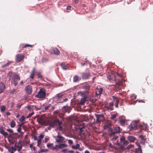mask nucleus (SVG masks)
Masks as SVG:
<instances>
[{
    "instance_id": "obj_1",
    "label": "nucleus",
    "mask_w": 153,
    "mask_h": 153,
    "mask_svg": "<svg viewBox=\"0 0 153 153\" xmlns=\"http://www.w3.org/2000/svg\"><path fill=\"white\" fill-rule=\"evenodd\" d=\"M46 93V90L44 88H41L38 91L37 94L36 95V97L37 98L44 100L45 98Z\"/></svg>"
},
{
    "instance_id": "obj_2",
    "label": "nucleus",
    "mask_w": 153,
    "mask_h": 153,
    "mask_svg": "<svg viewBox=\"0 0 153 153\" xmlns=\"http://www.w3.org/2000/svg\"><path fill=\"white\" fill-rule=\"evenodd\" d=\"M121 129L120 127L118 126H115L114 127L113 129H111L110 131L109 134L111 136L113 135H115L117 134H118L121 132Z\"/></svg>"
},
{
    "instance_id": "obj_3",
    "label": "nucleus",
    "mask_w": 153,
    "mask_h": 153,
    "mask_svg": "<svg viewBox=\"0 0 153 153\" xmlns=\"http://www.w3.org/2000/svg\"><path fill=\"white\" fill-rule=\"evenodd\" d=\"M25 57V56L23 54H18L15 56V60L16 62H23Z\"/></svg>"
},
{
    "instance_id": "obj_4",
    "label": "nucleus",
    "mask_w": 153,
    "mask_h": 153,
    "mask_svg": "<svg viewBox=\"0 0 153 153\" xmlns=\"http://www.w3.org/2000/svg\"><path fill=\"white\" fill-rule=\"evenodd\" d=\"M20 79V77L19 75L16 74H14L13 75V80L14 85L16 86L18 84V81Z\"/></svg>"
},
{
    "instance_id": "obj_5",
    "label": "nucleus",
    "mask_w": 153,
    "mask_h": 153,
    "mask_svg": "<svg viewBox=\"0 0 153 153\" xmlns=\"http://www.w3.org/2000/svg\"><path fill=\"white\" fill-rule=\"evenodd\" d=\"M90 73L89 72H83L82 73L81 77L83 79H88L90 78Z\"/></svg>"
},
{
    "instance_id": "obj_6",
    "label": "nucleus",
    "mask_w": 153,
    "mask_h": 153,
    "mask_svg": "<svg viewBox=\"0 0 153 153\" xmlns=\"http://www.w3.org/2000/svg\"><path fill=\"white\" fill-rule=\"evenodd\" d=\"M25 90L27 93L28 94H31L32 91V86L30 85H28L25 88Z\"/></svg>"
},
{
    "instance_id": "obj_7",
    "label": "nucleus",
    "mask_w": 153,
    "mask_h": 153,
    "mask_svg": "<svg viewBox=\"0 0 153 153\" xmlns=\"http://www.w3.org/2000/svg\"><path fill=\"white\" fill-rule=\"evenodd\" d=\"M54 122H56V123H57L58 125L59 126L58 128V129L59 130L61 131L63 129V127L62 126V121H60L58 119H56L54 120Z\"/></svg>"
},
{
    "instance_id": "obj_8",
    "label": "nucleus",
    "mask_w": 153,
    "mask_h": 153,
    "mask_svg": "<svg viewBox=\"0 0 153 153\" xmlns=\"http://www.w3.org/2000/svg\"><path fill=\"white\" fill-rule=\"evenodd\" d=\"M89 92L88 91H80L78 92V95H80L82 97H84L85 96L87 97L88 95Z\"/></svg>"
},
{
    "instance_id": "obj_9",
    "label": "nucleus",
    "mask_w": 153,
    "mask_h": 153,
    "mask_svg": "<svg viewBox=\"0 0 153 153\" xmlns=\"http://www.w3.org/2000/svg\"><path fill=\"white\" fill-rule=\"evenodd\" d=\"M0 133L3 135L4 138L8 136V134L4 131L3 127L0 128Z\"/></svg>"
},
{
    "instance_id": "obj_10",
    "label": "nucleus",
    "mask_w": 153,
    "mask_h": 153,
    "mask_svg": "<svg viewBox=\"0 0 153 153\" xmlns=\"http://www.w3.org/2000/svg\"><path fill=\"white\" fill-rule=\"evenodd\" d=\"M58 139H56V141L57 143H61L62 142L65 140L64 138L61 135L58 134L57 136Z\"/></svg>"
},
{
    "instance_id": "obj_11",
    "label": "nucleus",
    "mask_w": 153,
    "mask_h": 153,
    "mask_svg": "<svg viewBox=\"0 0 153 153\" xmlns=\"http://www.w3.org/2000/svg\"><path fill=\"white\" fill-rule=\"evenodd\" d=\"M113 99V102H114L115 104V106L116 108L118 107L119 100L117 98L114 96H112Z\"/></svg>"
},
{
    "instance_id": "obj_12",
    "label": "nucleus",
    "mask_w": 153,
    "mask_h": 153,
    "mask_svg": "<svg viewBox=\"0 0 153 153\" xmlns=\"http://www.w3.org/2000/svg\"><path fill=\"white\" fill-rule=\"evenodd\" d=\"M131 127L133 128V129L136 130L137 128L138 125H137V121H135L134 122H133L131 124Z\"/></svg>"
},
{
    "instance_id": "obj_13",
    "label": "nucleus",
    "mask_w": 153,
    "mask_h": 153,
    "mask_svg": "<svg viewBox=\"0 0 153 153\" xmlns=\"http://www.w3.org/2000/svg\"><path fill=\"white\" fill-rule=\"evenodd\" d=\"M37 121L42 125H44L45 123L44 119L42 117H39L37 118Z\"/></svg>"
},
{
    "instance_id": "obj_14",
    "label": "nucleus",
    "mask_w": 153,
    "mask_h": 153,
    "mask_svg": "<svg viewBox=\"0 0 153 153\" xmlns=\"http://www.w3.org/2000/svg\"><path fill=\"white\" fill-rule=\"evenodd\" d=\"M15 146L16 147L17 149V150L18 152H19L22 149V145L20 142H19L18 143L15 144Z\"/></svg>"
},
{
    "instance_id": "obj_15",
    "label": "nucleus",
    "mask_w": 153,
    "mask_h": 153,
    "mask_svg": "<svg viewBox=\"0 0 153 153\" xmlns=\"http://www.w3.org/2000/svg\"><path fill=\"white\" fill-rule=\"evenodd\" d=\"M126 121V120L125 118H124L120 117L119 123L121 126H124Z\"/></svg>"
},
{
    "instance_id": "obj_16",
    "label": "nucleus",
    "mask_w": 153,
    "mask_h": 153,
    "mask_svg": "<svg viewBox=\"0 0 153 153\" xmlns=\"http://www.w3.org/2000/svg\"><path fill=\"white\" fill-rule=\"evenodd\" d=\"M5 88V86L4 83L2 82H0V94L4 92Z\"/></svg>"
},
{
    "instance_id": "obj_17",
    "label": "nucleus",
    "mask_w": 153,
    "mask_h": 153,
    "mask_svg": "<svg viewBox=\"0 0 153 153\" xmlns=\"http://www.w3.org/2000/svg\"><path fill=\"white\" fill-rule=\"evenodd\" d=\"M97 122L98 123L102 121L104 119L103 116L101 115H96Z\"/></svg>"
},
{
    "instance_id": "obj_18",
    "label": "nucleus",
    "mask_w": 153,
    "mask_h": 153,
    "mask_svg": "<svg viewBox=\"0 0 153 153\" xmlns=\"http://www.w3.org/2000/svg\"><path fill=\"white\" fill-rule=\"evenodd\" d=\"M36 69L35 68H33L32 70L31 71L29 78L31 79H33L34 78V76L35 74V72Z\"/></svg>"
},
{
    "instance_id": "obj_19",
    "label": "nucleus",
    "mask_w": 153,
    "mask_h": 153,
    "mask_svg": "<svg viewBox=\"0 0 153 153\" xmlns=\"http://www.w3.org/2000/svg\"><path fill=\"white\" fill-rule=\"evenodd\" d=\"M114 105V102H110L108 105L106 107V108L108 110L110 109L112 110L114 109L113 106Z\"/></svg>"
},
{
    "instance_id": "obj_20",
    "label": "nucleus",
    "mask_w": 153,
    "mask_h": 153,
    "mask_svg": "<svg viewBox=\"0 0 153 153\" xmlns=\"http://www.w3.org/2000/svg\"><path fill=\"white\" fill-rule=\"evenodd\" d=\"M91 85L87 84L83 85L82 86V88L86 90H87L86 91H88Z\"/></svg>"
},
{
    "instance_id": "obj_21",
    "label": "nucleus",
    "mask_w": 153,
    "mask_h": 153,
    "mask_svg": "<svg viewBox=\"0 0 153 153\" xmlns=\"http://www.w3.org/2000/svg\"><path fill=\"white\" fill-rule=\"evenodd\" d=\"M138 127L141 129L146 130L147 128V124L143 123L142 125H139Z\"/></svg>"
},
{
    "instance_id": "obj_22",
    "label": "nucleus",
    "mask_w": 153,
    "mask_h": 153,
    "mask_svg": "<svg viewBox=\"0 0 153 153\" xmlns=\"http://www.w3.org/2000/svg\"><path fill=\"white\" fill-rule=\"evenodd\" d=\"M81 79V78L77 75H75L74 76L73 78V82H77L80 81Z\"/></svg>"
},
{
    "instance_id": "obj_23",
    "label": "nucleus",
    "mask_w": 153,
    "mask_h": 153,
    "mask_svg": "<svg viewBox=\"0 0 153 153\" xmlns=\"http://www.w3.org/2000/svg\"><path fill=\"white\" fill-rule=\"evenodd\" d=\"M137 145L138 147V148L136 149L135 151V153H142V150L141 146L139 144H137Z\"/></svg>"
},
{
    "instance_id": "obj_24",
    "label": "nucleus",
    "mask_w": 153,
    "mask_h": 153,
    "mask_svg": "<svg viewBox=\"0 0 153 153\" xmlns=\"http://www.w3.org/2000/svg\"><path fill=\"white\" fill-rule=\"evenodd\" d=\"M87 97H86V96H85L84 97H82L80 100V101L79 103L80 104L82 105H83L86 102V99Z\"/></svg>"
},
{
    "instance_id": "obj_25",
    "label": "nucleus",
    "mask_w": 153,
    "mask_h": 153,
    "mask_svg": "<svg viewBox=\"0 0 153 153\" xmlns=\"http://www.w3.org/2000/svg\"><path fill=\"white\" fill-rule=\"evenodd\" d=\"M103 91V89L102 88H98L96 92L97 95H100L102 94Z\"/></svg>"
},
{
    "instance_id": "obj_26",
    "label": "nucleus",
    "mask_w": 153,
    "mask_h": 153,
    "mask_svg": "<svg viewBox=\"0 0 153 153\" xmlns=\"http://www.w3.org/2000/svg\"><path fill=\"white\" fill-rule=\"evenodd\" d=\"M60 65L62 68L64 70H66L68 68V65L65 64V63H62L60 64Z\"/></svg>"
},
{
    "instance_id": "obj_27",
    "label": "nucleus",
    "mask_w": 153,
    "mask_h": 153,
    "mask_svg": "<svg viewBox=\"0 0 153 153\" xmlns=\"http://www.w3.org/2000/svg\"><path fill=\"white\" fill-rule=\"evenodd\" d=\"M63 96V94L62 93L58 94L55 96L54 98L57 100L59 99L62 98Z\"/></svg>"
},
{
    "instance_id": "obj_28",
    "label": "nucleus",
    "mask_w": 153,
    "mask_h": 153,
    "mask_svg": "<svg viewBox=\"0 0 153 153\" xmlns=\"http://www.w3.org/2000/svg\"><path fill=\"white\" fill-rule=\"evenodd\" d=\"M13 72L12 71L9 72L7 75V76L9 78V80H10L12 78Z\"/></svg>"
},
{
    "instance_id": "obj_29",
    "label": "nucleus",
    "mask_w": 153,
    "mask_h": 153,
    "mask_svg": "<svg viewBox=\"0 0 153 153\" xmlns=\"http://www.w3.org/2000/svg\"><path fill=\"white\" fill-rule=\"evenodd\" d=\"M52 53L56 55H58L60 53V51L56 48H53L52 50Z\"/></svg>"
},
{
    "instance_id": "obj_30",
    "label": "nucleus",
    "mask_w": 153,
    "mask_h": 153,
    "mask_svg": "<svg viewBox=\"0 0 153 153\" xmlns=\"http://www.w3.org/2000/svg\"><path fill=\"white\" fill-rule=\"evenodd\" d=\"M58 148L60 149L66 147L68 146V145L64 143H61L58 145Z\"/></svg>"
},
{
    "instance_id": "obj_31",
    "label": "nucleus",
    "mask_w": 153,
    "mask_h": 153,
    "mask_svg": "<svg viewBox=\"0 0 153 153\" xmlns=\"http://www.w3.org/2000/svg\"><path fill=\"white\" fill-rule=\"evenodd\" d=\"M62 111L64 113L68 112L69 108L66 106H64L62 109Z\"/></svg>"
},
{
    "instance_id": "obj_32",
    "label": "nucleus",
    "mask_w": 153,
    "mask_h": 153,
    "mask_svg": "<svg viewBox=\"0 0 153 153\" xmlns=\"http://www.w3.org/2000/svg\"><path fill=\"white\" fill-rule=\"evenodd\" d=\"M8 131L10 132L9 134H8V136L11 137L12 136L13 133V131L12 129L9 128L7 130Z\"/></svg>"
},
{
    "instance_id": "obj_33",
    "label": "nucleus",
    "mask_w": 153,
    "mask_h": 153,
    "mask_svg": "<svg viewBox=\"0 0 153 153\" xmlns=\"http://www.w3.org/2000/svg\"><path fill=\"white\" fill-rule=\"evenodd\" d=\"M107 77L108 78V79H109V80L110 81H111V82H112V81H113V82L116 81V79L115 77H114V79H113L111 77V76H109V75H108V76H107Z\"/></svg>"
},
{
    "instance_id": "obj_34",
    "label": "nucleus",
    "mask_w": 153,
    "mask_h": 153,
    "mask_svg": "<svg viewBox=\"0 0 153 153\" xmlns=\"http://www.w3.org/2000/svg\"><path fill=\"white\" fill-rule=\"evenodd\" d=\"M128 139L131 142H134L135 140V139L134 137L131 136H129L128 137Z\"/></svg>"
},
{
    "instance_id": "obj_35",
    "label": "nucleus",
    "mask_w": 153,
    "mask_h": 153,
    "mask_svg": "<svg viewBox=\"0 0 153 153\" xmlns=\"http://www.w3.org/2000/svg\"><path fill=\"white\" fill-rule=\"evenodd\" d=\"M11 62L8 61L6 64L3 65L1 66L2 68H4V67H8L10 64L11 63Z\"/></svg>"
},
{
    "instance_id": "obj_36",
    "label": "nucleus",
    "mask_w": 153,
    "mask_h": 153,
    "mask_svg": "<svg viewBox=\"0 0 153 153\" xmlns=\"http://www.w3.org/2000/svg\"><path fill=\"white\" fill-rule=\"evenodd\" d=\"M111 126V123H108L106 124L104 126V128L105 129H106L109 128Z\"/></svg>"
},
{
    "instance_id": "obj_37",
    "label": "nucleus",
    "mask_w": 153,
    "mask_h": 153,
    "mask_svg": "<svg viewBox=\"0 0 153 153\" xmlns=\"http://www.w3.org/2000/svg\"><path fill=\"white\" fill-rule=\"evenodd\" d=\"M26 108L27 109H28V110L30 111H31L32 110H33L34 109V106L33 105H27L26 106Z\"/></svg>"
},
{
    "instance_id": "obj_38",
    "label": "nucleus",
    "mask_w": 153,
    "mask_h": 153,
    "mask_svg": "<svg viewBox=\"0 0 153 153\" xmlns=\"http://www.w3.org/2000/svg\"><path fill=\"white\" fill-rule=\"evenodd\" d=\"M16 125V123L14 120H12L10 123V126L11 128H14Z\"/></svg>"
},
{
    "instance_id": "obj_39",
    "label": "nucleus",
    "mask_w": 153,
    "mask_h": 153,
    "mask_svg": "<svg viewBox=\"0 0 153 153\" xmlns=\"http://www.w3.org/2000/svg\"><path fill=\"white\" fill-rule=\"evenodd\" d=\"M80 146L79 144L77 143L76 145H73L72 146V148L74 149H77L79 148Z\"/></svg>"
},
{
    "instance_id": "obj_40",
    "label": "nucleus",
    "mask_w": 153,
    "mask_h": 153,
    "mask_svg": "<svg viewBox=\"0 0 153 153\" xmlns=\"http://www.w3.org/2000/svg\"><path fill=\"white\" fill-rule=\"evenodd\" d=\"M117 116V114H113L111 115V118L113 120H115V119Z\"/></svg>"
},
{
    "instance_id": "obj_41",
    "label": "nucleus",
    "mask_w": 153,
    "mask_h": 153,
    "mask_svg": "<svg viewBox=\"0 0 153 153\" xmlns=\"http://www.w3.org/2000/svg\"><path fill=\"white\" fill-rule=\"evenodd\" d=\"M110 137H111V139L112 140H116L118 137L117 135H113L111 136L109 135Z\"/></svg>"
},
{
    "instance_id": "obj_42",
    "label": "nucleus",
    "mask_w": 153,
    "mask_h": 153,
    "mask_svg": "<svg viewBox=\"0 0 153 153\" xmlns=\"http://www.w3.org/2000/svg\"><path fill=\"white\" fill-rule=\"evenodd\" d=\"M48 150L47 149H42L39 152V153H42L44 152H46L48 151Z\"/></svg>"
},
{
    "instance_id": "obj_43",
    "label": "nucleus",
    "mask_w": 153,
    "mask_h": 153,
    "mask_svg": "<svg viewBox=\"0 0 153 153\" xmlns=\"http://www.w3.org/2000/svg\"><path fill=\"white\" fill-rule=\"evenodd\" d=\"M18 128L17 129V131L19 132L20 133V134H23V133L21 131V127H22L20 126H18Z\"/></svg>"
},
{
    "instance_id": "obj_44",
    "label": "nucleus",
    "mask_w": 153,
    "mask_h": 153,
    "mask_svg": "<svg viewBox=\"0 0 153 153\" xmlns=\"http://www.w3.org/2000/svg\"><path fill=\"white\" fill-rule=\"evenodd\" d=\"M58 145H56L54 146H52L51 149L53 150H57L58 149Z\"/></svg>"
},
{
    "instance_id": "obj_45",
    "label": "nucleus",
    "mask_w": 153,
    "mask_h": 153,
    "mask_svg": "<svg viewBox=\"0 0 153 153\" xmlns=\"http://www.w3.org/2000/svg\"><path fill=\"white\" fill-rule=\"evenodd\" d=\"M125 138L124 136L121 137L120 138V141L121 143H123L125 140Z\"/></svg>"
},
{
    "instance_id": "obj_46",
    "label": "nucleus",
    "mask_w": 153,
    "mask_h": 153,
    "mask_svg": "<svg viewBox=\"0 0 153 153\" xmlns=\"http://www.w3.org/2000/svg\"><path fill=\"white\" fill-rule=\"evenodd\" d=\"M56 123V122H54V121L52 123H51L50 124V126L54 128L55 126Z\"/></svg>"
},
{
    "instance_id": "obj_47",
    "label": "nucleus",
    "mask_w": 153,
    "mask_h": 153,
    "mask_svg": "<svg viewBox=\"0 0 153 153\" xmlns=\"http://www.w3.org/2000/svg\"><path fill=\"white\" fill-rule=\"evenodd\" d=\"M51 104H49L45 106V110H47L49 109V108L51 107Z\"/></svg>"
},
{
    "instance_id": "obj_48",
    "label": "nucleus",
    "mask_w": 153,
    "mask_h": 153,
    "mask_svg": "<svg viewBox=\"0 0 153 153\" xmlns=\"http://www.w3.org/2000/svg\"><path fill=\"white\" fill-rule=\"evenodd\" d=\"M128 143L129 142L128 141L125 140V141L123 143V146H125L128 145Z\"/></svg>"
},
{
    "instance_id": "obj_49",
    "label": "nucleus",
    "mask_w": 153,
    "mask_h": 153,
    "mask_svg": "<svg viewBox=\"0 0 153 153\" xmlns=\"http://www.w3.org/2000/svg\"><path fill=\"white\" fill-rule=\"evenodd\" d=\"M10 150L11 151H12L14 152L17 150V149H16V147L14 146H11V147Z\"/></svg>"
},
{
    "instance_id": "obj_50",
    "label": "nucleus",
    "mask_w": 153,
    "mask_h": 153,
    "mask_svg": "<svg viewBox=\"0 0 153 153\" xmlns=\"http://www.w3.org/2000/svg\"><path fill=\"white\" fill-rule=\"evenodd\" d=\"M6 108L4 106H2L1 107V112H4Z\"/></svg>"
},
{
    "instance_id": "obj_51",
    "label": "nucleus",
    "mask_w": 153,
    "mask_h": 153,
    "mask_svg": "<svg viewBox=\"0 0 153 153\" xmlns=\"http://www.w3.org/2000/svg\"><path fill=\"white\" fill-rule=\"evenodd\" d=\"M33 46V45H30L28 44H25L23 47L22 48H26L27 47H31Z\"/></svg>"
},
{
    "instance_id": "obj_52",
    "label": "nucleus",
    "mask_w": 153,
    "mask_h": 153,
    "mask_svg": "<svg viewBox=\"0 0 153 153\" xmlns=\"http://www.w3.org/2000/svg\"><path fill=\"white\" fill-rule=\"evenodd\" d=\"M34 114V112H33L32 113L29 114L26 117V118L27 119H28L30 117L32 116Z\"/></svg>"
},
{
    "instance_id": "obj_53",
    "label": "nucleus",
    "mask_w": 153,
    "mask_h": 153,
    "mask_svg": "<svg viewBox=\"0 0 153 153\" xmlns=\"http://www.w3.org/2000/svg\"><path fill=\"white\" fill-rule=\"evenodd\" d=\"M25 117L24 116H22L20 118L19 120L22 122L23 121L25 120Z\"/></svg>"
},
{
    "instance_id": "obj_54",
    "label": "nucleus",
    "mask_w": 153,
    "mask_h": 153,
    "mask_svg": "<svg viewBox=\"0 0 153 153\" xmlns=\"http://www.w3.org/2000/svg\"><path fill=\"white\" fill-rule=\"evenodd\" d=\"M41 109V108L40 107H37L36 106H34V109H35L36 111L40 110Z\"/></svg>"
},
{
    "instance_id": "obj_55",
    "label": "nucleus",
    "mask_w": 153,
    "mask_h": 153,
    "mask_svg": "<svg viewBox=\"0 0 153 153\" xmlns=\"http://www.w3.org/2000/svg\"><path fill=\"white\" fill-rule=\"evenodd\" d=\"M37 146L39 147L41 143V140H38L37 141Z\"/></svg>"
},
{
    "instance_id": "obj_56",
    "label": "nucleus",
    "mask_w": 153,
    "mask_h": 153,
    "mask_svg": "<svg viewBox=\"0 0 153 153\" xmlns=\"http://www.w3.org/2000/svg\"><path fill=\"white\" fill-rule=\"evenodd\" d=\"M44 135H42V134H40L39 136V140H41L43 138V137H44Z\"/></svg>"
},
{
    "instance_id": "obj_57",
    "label": "nucleus",
    "mask_w": 153,
    "mask_h": 153,
    "mask_svg": "<svg viewBox=\"0 0 153 153\" xmlns=\"http://www.w3.org/2000/svg\"><path fill=\"white\" fill-rule=\"evenodd\" d=\"M116 75H116V76L117 78V76L121 78L122 76V75L121 74H119L118 73H116Z\"/></svg>"
},
{
    "instance_id": "obj_58",
    "label": "nucleus",
    "mask_w": 153,
    "mask_h": 153,
    "mask_svg": "<svg viewBox=\"0 0 153 153\" xmlns=\"http://www.w3.org/2000/svg\"><path fill=\"white\" fill-rule=\"evenodd\" d=\"M132 148H134V147L131 144H130L127 147V149H128Z\"/></svg>"
},
{
    "instance_id": "obj_59",
    "label": "nucleus",
    "mask_w": 153,
    "mask_h": 153,
    "mask_svg": "<svg viewBox=\"0 0 153 153\" xmlns=\"http://www.w3.org/2000/svg\"><path fill=\"white\" fill-rule=\"evenodd\" d=\"M53 143H48L47 144V147L48 148H50L51 146H52Z\"/></svg>"
},
{
    "instance_id": "obj_60",
    "label": "nucleus",
    "mask_w": 153,
    "mask_h": 153,
    "mask_svg": "<svg viewBox=\"0 0 153 153\" xmlns=\"http://www.w3.org/2000/svg\"><path fill=\"white\" fill-rule=\"evenodd\" d=\"M68 150L67 149H64L62 150V152L65 153H67L68 152Z\"/></svg>"
},
{
    "instance_id": "obj_61",
    "label": "nucleus",
    "mask_w": 153,
    "mask_h": 153,
    "mask_svg": "<svg viewBox=\"0 0 153 153\" xmlns=\"http://www.w3.org/2000/svg\"><path fill=\"white\" fill-rule=\"evenodd\" d=\"M140 137L141 138L142 140H144L145 141L146 140V138L144 137L143 135H142L140 136Z\"/></svg>"
},
{
    "instance_id": "obj_62",
    "label": "nucleus",
    "mask_w": 153,
    "mask_h": 153,
    "mask_svg": "<svg viewBox=\"0 0 153 153\" xmlns=\"http://www.w3.org/2000/svg\"><path fill=\"white\" fill-rule=\"evenodd\" d=\"M68 143L70 145H71L73 144V141L71 140H68Z\"/></svg>"
},
{
    "instance_id": "obj_63",
    "label": "nucleus",
    "mask_w": 153,
    "mask_h": 153,
    "mask_svg": "<svg viewBox=\"0 0 153 153\" xmlns=\"http://www.w3.org/2000/svg\"><path fill=\"white\" fill-rule=\"evenodd\" d=\"M22 134H21L19 135L17 134V137L18 138H21L22 137Z\"/></svg>"
},
{
    "instance_id": "obj_64",
    "label": "nucleus",
    "mask_w": 153,
    "mask_h": 153,
    "mask_svg": "<svg viewBox=\"0 0 153 153\" xmlns=\"http://www.w3.org/2000/svg\"><path fill=\"white\" fill-rule=\"evenodd\" d=\"M22 104H17L16 107L19 108V109L21 108V106H22Z\"/></svg>"
}]
</instances>
